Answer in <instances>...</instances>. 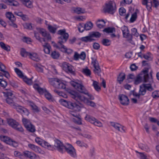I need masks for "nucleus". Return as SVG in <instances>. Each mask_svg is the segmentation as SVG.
Masks as SVG:
<instances>
[{
    "mask_svg": "<svg viewBox=\"0 0 159 159\" xmlns=\"http://www.w3.org/2000/svg\"><path fill=\"white\" fill-rule=\"evenodd\" d=\"M54 146L58 151L62 152L63 150L65 149L66 151L71 157H76L75 149L71 145L67 144L64 146L61 141L57 139L54 140Z\"/></svg>",
    "mask_w": 159,
    "mask_h": 159,
    "instance_id": "1",
    "label": "nucleus"
},
{
    "mask_svg": "<svg viewBox=\"0 0 159 159\" xmlns=\"http://www.w3.org/2000/svg\"><path fill=\"white\" fill-rule=\"evenodd\" d=\"M54 146L58 151L62 152L63 150L65 149L66 151L71 157H76L75 149L71 145L67 144L64 146L61 141L57 139L54 140Z\"/></svg>",
    "mask_w": 159,
    "mask_h": 159,
    "instance_id": "2",
    "label": "nucleus"
},
{
    "mask_svg": "<svg viewBox=\"0 0 159 159\" xmlns=\"http://www.w3.org/2000/svg\"><path fill=\"white\" fill-rule=\"evenodd\" d=\"M57 34L61 35L58 38V44L61 46V48H62L64 50L63 51L66 52L67 48L62 43L66 42L69 36L68 34L66 32V30L65 29L58 31Z\"/></svg>",
    "mask_w": 159,
    "mask_h": 159,
    "instance_id": "3",
    "label": "nucleus"
},
{
    "mask_svg": "<svg viewBox=\"0 0 159 159\" xmlns=\"http://www.w3.org/2000/svg\"><path fill=\"white\" fill-rule=\"evenodd\" d=\"M49 82L50 84L57 89H64L66 87L65 84L60 80L57 78L49 79Z\"/></svg>",
    "mask_w": 159,
    "mask_h": 159,
    "instance_id": "4",
    "label": "nucleus"
},
{
    "mask_svg": "<svg viewBox=\"0 0 159 159\" xmlns=\"http://www.w3.org/2000/svg\"><path fill=\"white\" fill-rule=\"evenodd\" d=\"M70 97L78 102L79 100L83 102L86 104L88 99L84 96H81L78 92L72 90L68 92Z\"/></svg>",
    "mask_w": 159,
    "mask_h": 159,
    "instance_id": "5",
    "label": "nucleus"
},
{
    "mask_svg": "<svg viewBox=\"0 0 159 159\" xmlns=\"http://www.w3.org/2000/svg\"><path fill=\"white\" fill-rule=\"evenodd\" d=\"M103 11L105 13L112 14L116 10V4L112 1H110L105 4V6L103 8Z\"/></svg>",
    "mask_w": 159,
    "mask_h": 159,
    "instance_id": "6",
    "label": "nucleus"
},
{
    "mask_svg": "<svg viewBox=\"0 0 159 159\" xmlns=\"http://www.w3.org/2000/svg\"><path fill=\"white\" fill-rule=\"evenodd\" d=\"M6 90H7V91L3 92V93L4 94L5 96L7 97L6 101L8 104L13 106L15 104L13 101L15 98V96L10 89H6Z\"/></svg>",
    "mask_w": 159,
    "mask_h": 159,
    "instance_id": "7",
    "label": "nucleus"
},
{
    "mask_svg": "<svg viewBox=\"0 0 159 159\" xmlns=\"http://www.w3.org/2000/svg\"><path fill=\"white\" fill-rule=\"evenodd\" d=\"M62 67L63 70L66 72L73 75H75V73L74 67L71 65L67 62L62 64Z\"/></svg>",
    "mask_w": 159,
    "mask_h": 159,
    "instance_id": "8",
    "label": "nucleus"
},
{
    "mask_svg": "<svg viewBox=\"0 0 159 159\" xmlns=\"http://www.w3.org/2000/svg\"><path fill=\"white\" fill-rule=\"evenodd\" d=\"M0 139L1 141L10 145H11L14 147L18 146V144L16 141L13 140L10 138L4 135H0Z\"/></svg>",
    "mask_w": 159,
    "mask_h": 159,
    "instance_id": "9",
    "label": "nucleus"
},
{
    "mask_svg": "<svg viewBox=\"0 0 159 159\" xmlns=\"http://www.w3.org/2000/svg\"><path fill=\"white\" fill-rule=\"evenodd\" d=\"M85 119L86 120L93 124L99 127H102V124L101 122L89 115H87L85 117Z\"/></svg>",
    "mask_w": 159,
    "mask_h": 159,
    "instance_id": "10",
    "label": "nucleus"
},
{
    "mask_svg": "<svg viewBox=\"0 0 159 159\" xmlns=\"http://www.w3.org/2000/svg\"><path fill=\"white\" fill-rule=\"evenodd\" d=\"M123 33V37L127 39L128 40L130 41L132 40V36L129 34V31L127 26L123 25L121 28Z\"/></svg>",
    "mask_w": 159,
    "mask_h": 159,
    "instance_id": "11",
    "label": "nucleus"
},
{
    "mask_svg": "<svg viewBox=\"0 0 159 159\" xmlns=\"http://www.w3.org/2000/svg\"><path fill=\"white\" fill-rule=\"evenodd\" d=\"M15 70L16 72L19 77L22 78L24 81L26 83L29 85H31L32 84V81L31 79H28L26 76H24L22 72L19 69L17 68H15Z\"/></svg>",
    "mask_w": 159,
    "mask_h": 159,
    "instance_id": "12",
    "label": "nucleus"
},
{
    "mask_svg": "<svg viewBox=\"0 0 159 159\" xmlns=\"http://www.w3.org/2000/svg\"><path fill=\"white\" fill-rule=\"evenodd\" d=\"M59 102L62 105L71 109L73 108L72 107L75 102L68 101L64 99H61Z\"/></svg>",
    "mask_w": 159,
    "mask_h": 159,
    "instance_id": "13",
    "label": "nucleus"
},
{
    "mask_svg": "<svg viewBox=\"0 0 159 159\" xmlns=\"http://www.w3.org/2000/svg\"><path fill=\"white\" fill-rule=\"evenodd\" d=\"M119 99L121 103L124 105H127L129 103V100L128 97L124 94H120L119 95Z\"/></svg>",
    "mask_w": 159,
    "mask_h": 159,
    "instance_id": "14",
    "label": "nucleus"
},
{
    "mask_svg": "<svg viewBox=\"0 0 159 159\" xmlns=\"http://www.w3.org/2000/svg\"><path fill=\"white\" fill-rule=\"evenodd\" d=\"M71 109L75 111H81L82 108L83 107V105L81 103L77 101L75 102Z\"/></svg>",
    "mask_w": 159,
    "mask_h": 159,
    "instance_id": "15",
    "label": "nucleus"
},
{
    "mask_svg": "<svg viewBox=\"0 0 159 159\" xmlns=\"http://www.w3.org/2000/svg\"><path fill=\"white\" fill-rule=\"evenodd\" d=\"M148 68H146L145 70H143L141 73L140 74L141 75H142L144 76V80L145 82H148L149 79V76L148 73Z\"/></svg>",
    "mask_w": 159,
    "mask_h": 159,
    "instance_id": "16",
    "label": "nucleus"
},
{
    "mask_svg": "<svg viewBox=\"0 0 159 159\" xmlns=\"http://www.w3.org/2000/svg\"><path fill=\"white\" fill-rule=\"evenodd\" d=\"M144 76L143 75H141L140 74H139L135 80L134 81V84H135L137 85L142 82H143L144 83H147V82H145V81L144 80Z\"/></svg>",
    "mask_w": 159,
    "mask_h": 159,
    "instance_id": "17",
    "label": "nucleus"
},
{
    "mask_svg": "<svg viewBox=\"0 0 159 159\" xmlns=\"http://www.w3.org/2000/svg\"><path fill=\"white\" fill-rule=\"evenodd\" d=\"M0 66L1 68L0 67V70L3 72V75L4 76L7 78H8L10 77V75L8 72L5 70L6 69L5 66L2 63Z\"/></svg>",
    "mask_w": 159,
    "mask_h": 159,
    "instance_id": "18",
    "label": "nucleus"
},
{
    "mask_svg": "<svg viewBox=\"0 0 159 159\" xmlns=\"http://www.w3.org/2000/svg\"><path fill=\"white\" fill-rule=\"evenodd\" d=\"M125 75L123 72L120 73L117 77V81L120 84H121L123 80L125 79Z\"/></svg>",
    "mask_w": 159,
    "mask_h": 159,
    "instance_id": "19",
    "label": "nucleus"
},
{
    "mask_svg": "<svg viewBox=\"0 0 159 159\" xmlns=\"http://www.w3.org/2000/svg\"><path fill=\"white\" fill-rule=\"evenodd\" d=\"M78 85V86L76 89L77 90L80 92L84 94H86L87 93V91L86 89L84 87L83 85L79 84Z\"/></svg>",
    "mask_w": 159,
    "mask_h": 159,
    "instance_id": "20",
    "label": "nucleus"
},
{
    "mask_svg": "<svg viewBox=\"0 0 159 159\" xmlns=\"http://www.w3.org/2000/svg\"><path fill=\"white\" fill-rule=\"evenodd\" d=\"M7 123L9 125L14 128L17 126L19 123L17 122L15 120L12 119H8Z\"/></svg>",
    "mask_w": 159,
    "mask_h": 159,
    "instance_id": "21",
    "label": "nucleus"
},
{
    "mask_svg": "<svg viewBox=\"0 0 159 159\" xmlns=\"http://www.w3.org/2000/svg\"><path fill=\"white\" fill-rule=\"evenodd\" d=\"M28 147L29 148H30L35 152L38 153H41V150L38 147L32 144H29Z\"/></svg>",
    "mask_w": 159,
    "mask_h": 159,
    "instance_id": "22",
    "label": "nucleus"
},
{
    "mask_svg": "<svg viewBox=\"0 0 159 159\" xmlns=\"http://www.w3.org/2000/svg\"><path fill=\"white\" fill-rule=\"evenodd\" d=\"M44 48V52L47 54H49L51 49V47L48 43H45L43 45Z\"/></svg>",
    "mask_w": 159,
    "mask_h": 159,
    "instance_id": "23",
    "label": "nucleus"
},
{
    "mask_svg": "<svg viewBox=\"0 0 159 159\" xmlns=\"http://www.w3.org/2000/svg\"><path fill=\"white\" fill-rule=\"evenodd\" d=\"M34 67L35 68L36 70L39 72L43 73V66L39 64H34Z\"/></svg>",
    "mask_w": 159,
    "mask_h": 159,
    "instance_id": "24",
    "label": "nucleus"
},
{
    "mask_svg": "<svg viewBox=\"0 0 159 159\" xmlns=\"http://www.w3.org/2000/svg\"><path fill=\"white\" fill-rule=\"evenodd\" d=\"M80 39L82 42L85 43H87L88 42H91L95 40L94 39L91 38L89 34L88 36L83 37L81 38Z\"/></svg>",
    "mask_w": 159,
    "mask_h": 159,
    "instance_id": "25",
    "label": "nucleus"
},
{
    "mask_svg": "<svg viewBox=\"0 0 159 159\" xmlns=\"http://www.w3.org/2000/svg\"><path fill=\"white\" fill-rule=\"evenodd\" d=\"M33 87L41 94L43 93L45 91H46V90H44L40 87L39 85L37 84H34L33 85Z\"/></svg>",
    "mask_w": 159,
    "mask_h": 159,
    "instance_id": "26",
    "label": "nucleus"
},
{
    "mask_svg": "<svg viewBox=\"0 0 159 159\" xmlns=\"http://www.w3.org/2000/svg\"><path fill=\"white\" fill-rule=\"evenodd\" d=\"M73 10L74 12L78 14L81 13H84L85 12V10L84 9L79 7H73Z\"/></svg>",
    "mask_w": 159,
    "mask_h": 159,
    "instance_id": "27",
    "label": "nucleus"
},
{
    "mask_svg": "<svg viewBox=\"0 0 159 159\" xmlns=\"http://www.w3.org/2000/svg\"><path fill=\"white\" fill-rule=\"evenodd\" d=\"M29 56L31 59L34 61H38L40 60L38 55L35 53H30Z\"/></svg>",
    "mask_w": 159,
    "mask_h": 159,
    "instance_id": "28",
    "label": "nucleus"
},
{
    "mask_svg": "<svg viewBox=\"0 0 159 159\" xmlns=\"http://www.w3.org/2000/svg\"><path fill=\"white\" fill-rule=\"evenodd\" d=\"M2 1L8 4L9 3H13L12 6L15 7H17L19 6V3L14 0H2Z\"/></svg>",
    "mask_w": 159,
    "mask_h": 159,
    "instance_id": "29",
    "label": "nucleus"
},
{
    "mask_svg": "<svg viewBox=\"0 0 159 159\" xmlns=\"http://www.w3.org/2000/svg\"><path fill=\"white\" fill-rule=\"evenodd\" d=\"M89 34L91 38L95 37L96 38H99L101 36V34L98 32L93 31L89 33Z\"/></svg>",
    "mask_w": 159,
    "mask_h": 159,
    "instance_id": "30",
    "label": "nucleus"
},
{
    "mask_svg": "<svg viewBox=\"0 0 159 159\" xmlns=\"http://www.w3.org/2000/svg\"><path fill=\"white\" fill-rule=\"evenodd\" d=\"M0 46L2 49L7 52L10 51V47L8 45H6L3 42H0Z\"/></svg>",
    "mask_w": 159,
    "mask_h": 159,
    "instance_id": "31",
    "label": "nucleus"
},
{
    "mask_svg": "<svg viewBox=\"0 0 159 159\" xmlns=\"http://www.w3.org/2000/svg\"><path fill=\"white\" fill-rule=\"evenodd\" d=\"M139 92L141 96L144 95L146 93V90L143 84L140 86Z\"/></svg>",
    "mask_w": 159,
    "mask_h": 159,
    "instance_id": "32",
    "label": "nucleus"
},
{
    "mask_svg": "<svg viewBox=\"0 0 159 159\" xmlns=\"http://www.w3.org/2000/svg\"><path fill=\"white\" fill-rule=\"evenodd\" d=\"M151 83L149 84H143L144 86V87L146 89V90H148L149 91L151 92L154 90L152 86V85Z\"/></svg>",
    "mask_w": 159,
    "mask_h": 159,
    "instance_id": "33",
    "label": "nucleus"
},
{
    "mask_svg": "<svg viewBox=\"0 0 159 159\" xmlns=\"http://www.w3.org/2000/svg\"><path fill=\"white\" fill-rule=\"evenodd\" d=\"M23 4L28 8H31L32 7V3L30 0H21Z\"/></svg>",
    "mask_w": 159,
    "mask_h": 159,
    "instance_id": "34",
    "label": "nucleus"
},
{
    "mask_svg": "<svg viewBox=\"0 0 159 159\" xmlns=\"http://www.w3.org/2000/svg\"><path fill=\"white\" fill-rule=\"evenodd\" d=\"M111 125L114 127L116 129L118 130V131H120V126L121 125L117 123L111 122H110Z\"/></svg>",
    "mask_w": 159,
    "mask_h": 159,
    "instance_id": "35",
    "label": "nucleus"
},
{
    "mask_svg": "<svg viewBox=\"0 0 159 159\" xmlns=\"http://www.w3.org/2000/svg\"><path fill=\"white\" fill-rule=\"evenodd\" d=\"M7 18L9 20L8 22L9 25L12 26L13 28H17V25L15 23V21H13L12 20V18L9 17Z\"/></svg>",
    "mask_w": 159,
    "mask_h": 159,
    "instance_id": "36",
    "label": "nucleus"
},
{
    "mask_svg": "<svg viewBox=\"0 0 159 159\" xmlns=\"http://www.w3.org/2000/svg\"><path fill=\"white\" fill-rule=\"evenodd\" d=\"M22 122L26 128H29V125L32 124L29 120L26 118H23Z\"/></svg>",
    "mask_w": 159,
    "mask_h": 159,
    "instance_id": "37",
    "label": "nucleus"
},
{
    "mask_svg": "<svg viewBox=\"0 0 159 159\" xmlns=\"http://www.w3.org/2000/svg\"><path fill=\"white\" fill-rule=\"evenodd\" d=\"M51 56L53 59H57L59 57L60 54L58 52L54 51L52 52Z\"/></svg>",
    "mask_w": 159,
    "mask_h": 159,
    "instance_id": "38",
    "label": "nucleus"
},
{
    "mask_svg": "<svg viewBox=\"0 0 159 159\" xmlns=\"http://www.w3.org/2000/svg\"><path fill=\"white\" fill-rule=\"evenodd\" d=\"M93 26V24L91 22H87L84 25V29L86 30H90L92 28Z\"/></svg>",
    "mask_w": 159,
    "mask_h": 159,
    "instance_id": "39",
    "label": "nucleus"
},
{
    "mask_svg": "<svg viewBox=\"0 0 159 159\" xmlns=\"http://www.w3.org/2000/svg\"><path fill=\"white\" fill-rule=\"evenodd\" d=\"M102 43L105 46H109L111 44V41L109 39H104L102 41Z\"/></svg>",
    "mask_w": 159,
    "mask_h": 159,
    "instance_id": "40",
    "label": "nucleus"
},
{
    "mask_svg": "<svg viewBox=\"0 0 159 159\" xmlns=\"http://www.w3.org/2000/svg\"><path fill=\"white\" fill-rule=\"evenodd\" d=\"M30 53L26 52L25 50L23 48H22L20 51V54L21 56L24 57H26L30 55Z\"/></svg>",
    "mask_w": 159,
    "mask_h": 159,
    "instance_id": "41",
    "label": "nucleus"
},
{
    "mask_svg": "<svg viewBox=\"0 0 159 159\" xmlns=\"http://www.w3.org/2000/svg\"><path fill=\"white\" fill-rule=\"evenodd\" d=\"M98 83L96 81H93V84L94 88L97 91H99L101 90L100 87L98 85Z\"/></svg>",
    "mask_w": 159,
    "mask_h": 159,
    "instance_id": "42",
    "label": "nucleus"
},
{
    "mask_svg": "<svg viewBox=\"0 0 159 159\" xmlns=\"http://www.w3.org/2000/svg\"><path fill=\"white\" fill-rule=\"evenodd\" d=\"M42 146L45 148H48L49 149H51V148H52V147L51 145L49 144L48 142L44 141Z\"/></svg>",
    "mask_w": 159,
    "mask_h": 159,
    "instance_id": "43",
    "label": "nucleus"
},
{
    "mask_svg": "<svg viewBox=\"0 0 159 159\" xmlns=\"http://www.w3.org/2000/svg\"><path fill=\"white\" fill-rule=\"evenodd\" d=\"M6 16L7 18H8L9 17L12 18V20L13 21H16V20L15 16L11 12H7L6 14Z\"/></svg>",
    "mask_w": 159,
    "mask_h": 159,
    "instance_id": "44",
    "label": "nucleus"
},
{
    "mask_svg": "<svg viewBox=\"0 0 159 159\" xmlns=\"http://www.w3.org/2000/svg\"><path fill=\"white\" fill-rule=\"evenodd\" d=\"M103 31L108 33H112L115 32V30L114 28L108 27L105 28Z\"/></svg>",
    "mask_w": 159,
    "mask_h": 159,
    "instance_id": "45",
    "label": "nucleus"
},
{
    "mask_svg": "<svg viewBox=\"0 0 159 159\" xmlns=\"http://www.w3.org/2000/svg\"><path fill=\"white\" fill-rule=\"evenodd\" d=\"M82 72L88 76H90L91 75V71L88 69L87 67H86L85 68L83 69Z\"/></svg>",
    "mask_w": 159,
    "mask_h": 159,
    "instance_id": "46",
    "label": "nucleus"
},
{
    "mask_svg": "<svg viewBox=\"0 0 159 159\" xmlns=\"http://www.w3.org/2000/svg\"><path fill=\"white\" fill-rule=\"evenodd\" d=\"M14 154L15 157H18L21 159H24V156L23 153H21L20 152L15 151L14 152Z\"/></svg>",
    "mask_w": 159,
    "mask_h": 159,
    "instance_id": "47",
    "label": "nucleus"
},
{
    "mask_svg": "<svg viewBox=\"0 0 159 159\" xmlns=\"http://www.w3.org/2000/svg\"><path fill=\"white\" fill-rule=\"evenodd\" d=\"M29 128H26V129L29 132L33 133L35 131V126L32 124H31L28 126Z\"/></svg>",
    "mask_w": 159,
    "mask_h": 159,
    "instance_id": "48",
    "label": "nucleus"
},
{
    "mask_svg": "<svg viewBox=\"0 0 159 159\" xmlns=\"http://www.w3.org/2000/svg\"><path fill=\"white\" fill-rule=\"evenodd\" d=\"M12 107L16 109L17 111L19 112H22V110L23 108L22 107L19 106L16 103H15Z\"/></svg>",
    "mask_w": 159,
    "mask_h": 159,
    "instance_id": "49",
    "label": "nucleus"
},
{
    "mask_svg": "<svg viewBox=\"0 0 159 159\" xmlns=\"http://www.w3.org/2000/svg\"><path fill=\"white\" fill-rule=\"evenodd\" d=\"M94 67V69L93 70V71L95 73L97 74L98 75H99L101 71L100 66Z\"/></svg>",
    "mask_w": 159,
    "mask_h": 159,
    "instance_id": "50",
    "label": "nucleus"
},
{
    "mask_svg": "<svg viewBox=\"0 0 159 159\" xmlns=\"http://www.w3.org/2000/svg\"><path fill=\"white\" fill-rule=\"evenodd\" d=\"M30 105L31 106L32 109L35 111L38 112L39 111L38 107L35 105L34 103L30 102Z\"/></svg>",
    "mask_w": 159,
    "mask_h": 159,
    "instance_id": "51",
    "label": "nucleus"
},
{
    "mask_svg": "<svg viewBox=\"0 0 159 159\" xmlns=\"http://www.w3.org/2000/svg\"><path fill=\"white\" fill-rule=\"evenodd\" d=\"M137 18V13L134 12L132 15L131 17L130 20L131 22H133L135 21Z\"/></svg>",
    "mask_w": 159,
    "mask_h": 159,
    "instance_id": "52",
    "label": "nucleus"
},
{
    "mask_svg": "<svg viewBox=\"0 0 159 159\" xmlns=\"http://www.w3.org/2000/svg\"><path fill=\"white\" fill-rule=\"evenodd\" d=\"M78 29L80 32H83L84 30H85V29H84V25L83 24L80 23L78 27Z\"/></svg>",
    "mask_w": 159,
    "mask_h": 159,
    "instance_id": "53",
    "label": "nucleus"
},
{
    "mask_svg": "<svg viewBox=\"0 0 159 159\" xmlns=\"http://www.w3.org/2000/svg\"><path fill=\"white\" fill-rule=\"evenodd\" d=\"M48 29L50 32L53 34H54L56 32V31L57 30L56 28L50 25H48Z\"/></svg>",
    "mask_w": 159,
    "mask_h": 159,
    "instance_id": "54",
    "label": "nucleus"
},
{
    "mask_svg": "<svg viewBox=\"0 0 159 159\" xmlns=\"http://www.w3.org/2000/svg\"><path fill=\"white\" fill-rule=\"evenodd\" d=\"M31 152L26 151L23 152V156H24V159L25 157L30 158Z\"/></svg>",
    "mask_w": 159,
    "mask_h": 159,
    "instance_id": "55",
    "label": "nucleus"
},
{
    "mask_svg": "<svg viewBox=\"0 0 159 159\" xmlns=\"http://www.w3.org/2000/svg\"><path fill=\"white\" fill-rule=\"evenodd\" d=\"M92 63L94 67L99 66L98 62L96 59H94L93 58H92Z\"/></svg>",
    "mask_w": 159,
    "mask_h": 159,
    "instance_id": "56",
    "label": "nucleus"
},
{
    "mask_svg": "<svg viewBox=\"0 0 159 159\" xmlns=\"http://www.w3.org/2000/svg\"><path fill=\"white\" fill-rule=\"evenodd\" d=\"M86 104L93 107H95L96 106V104L94 102L89 101V99L88 100V101H87Z\"/></svg>",
    "mask_w": 159,
    "mask_h": 159,
    "instance_id": "57",
    "label": "nucleus"
},
{
    "mask_svg": "<svg viewBox=\"0 0 159 159\" xmlns=\"http://www.w3.org/2000/svg\"><path fill=\"white\" fill-rule=\"evenodd\" d=\"M132 0H123L120 2V5L123 6L125 4H129L132 2Z\"/></svg>",
    "mask_w": 159,
    "mask_h": 159,
    "instance_id": "58",
    "label": "nucleus"
},
{
    "mask_svg": "<svg viewBox=\"0 0 159 159\" xmlns=\"http://www.w3.org/2000/svg\"><path fill=\"white\" fill-rule=\"evenodd\" d=\"M7 85V83L5 80H1L0 81V85L3 88H5Z\"/></svg>",
    "mask_w": 159,
    "mask_h": 159,
    "instance_id": "59",
    "label": "nucleus"
},
{
    "mask_svg": "<svg viewBox=\"0 0 159 159\" xmlns=\"http://www.w3.org/2000/svg\"><path fill=\"white\" fill-rule=\"evenodd\" d=\"M39 33L41 34L44 37H46L48 33H47L46 30L43 29H40L39 30Z\"/></svg>",
    "mask_w": 159,
    "mask_h": 159,
    "instance_id": "60",
    "label": "nucleus"
},
{
    "mask_svg": "<svg viewBox=\"0 0 159 159\" xmlns=\"http://www.w3.org/2000/svg\"><path fill=\"white\" fill-rule=\"evenodd\" d=\"M135 78V76L133 74H129L126 80V82H129V80L130 79L134 80Z\"/></svg>",
    "mask_w": 159,
    "mask_h": 159,
    "instance_id": "61",
    "label": "nucleus"
},
{
    "mask_svg": "<svg viewBox=\"0 0 159 159\" xmlns=\"http://www.w3.org/2000/svg\"><path fill=\"white\" fill-rule=\"evenodd\" d=\"M132 33L131 34L132 36L134 35L136 36H138V33L137 32V30L135 28H133L131 29Z\"/></svg>",
    "mask_w": 159,
    "mask_h": 159,
    "instance_id": "62",
    "label": "nucleus"
},
{
    "mask_svg": "<svg viewBox=\"0 0 159 159\" xmlns=\"http://www.w3.org/2000/svg\"><path fill=\"white\" fill-rule=\"evenodd\" d=\"M152 96L154 98L159 97V91H154L152 93Z\"/></svg>",
    "mask_w": 159,
    "mask_h": 159,
    "instance_id": "63",
    "label": "nucleus"
},
{
    "mask_svg": "<svg viewBox=\"0 0 159 159\" xmlns=\"http://www.w3.org/2000/svg\"><path fill=\"white\" fill-rule=\"evenodd\" d=\"M126 10L123 7L120 8L119 10L120 15L121 16H124L125 15Z\"/></svg>",
    "mask_w": 159,
    "mask_h": 159,
    "instance_id": "64",
    "label": "nucleus"
}]
</instances>
